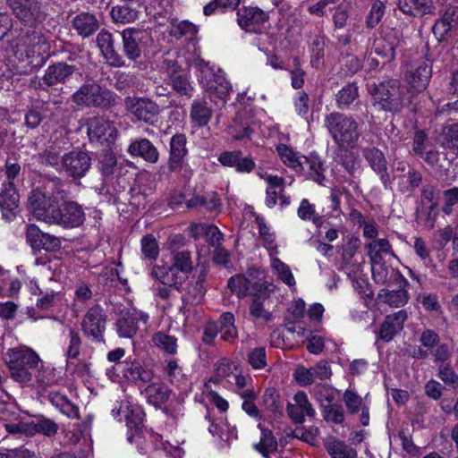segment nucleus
<instances>
[{"label":"nucleus","mask_w":458,"mask_h":458,"mask_svg":"<svg viewBox=\"0 0 458 458\" xmlns=\"http://www.w3.org/2000/svg\"><path fill=\"white\" fill-rule=\"evenodd\" d=\"M64 181L53 176L46 180L44 191L35 189L29 197V205L33 216L47 224L53 225L59 203L55 195L64 193Z\"/></svg>","instance_id":"nucleus-1"},{"label":"nucleus","mask_w":458,"mask_h":458,"mask_svg":"<svg viewBox=\"0 0 458 458\" xmlns=\"http://www.w3.org/2000/svg\"><path fill=\"white\" fill-rule=\"evenodd\" d=\"M72 101L88 108L109 109L115 105L116 94L96 81L83 83L71 97Z\"/></svg>","instance_id":"nucleus-2"},{"label":"nucleus","mask_w":458,"mask_h":458,"mask_svg":"<svg viewBox=\"0 0 458 458\" xmlns=\"http://www.w3.org/2000/svg\"><path fill=\"white\" fill-rule=\"evenodd\" d=\"M33 24L24 23L22 27L13 28L11 31V39H7L12 47L25 48L28 57L37 55L40 57L38 63H45L47 56H43L49 49L46 39L36 31Z\"/></svg>","instance_id":"nucleus-3"},{"label":"nucleus","mask_w":458,"mask_h":458,"mask_svg":"<svg viewBox=\"0 0 458 458\" xmlns=\"http://www.w3.org/2000/svg\"><path fill=\"white\" fill-rule=\"evenodd\" d=\"M5 362L12 377L17 382L26 383L32 379L30 369L38 367L40 359L38 355L30 348H13L9 349L6 352Z\"/></svg>","instance_id":"nucleus-4"},{"label":"nucleus","mask_w":458,"mask_h":458,"mask_svg":"<svg viewBox=\"0 0 458 458\" xmlns=\"http://www.w3.org/2000/svg\"><path fill=\"white\" fill-rule=\"evenodd\" d=\"M326 126L339 146H352L359 138L357 123L344 114L334 112L326 116Z\"/></svg>","instance_id":"nucleus-5"},{"label":"nucleus","mask_w":458,"mask_h":458,"mask_svg":"<svg viewBox=\"0 0 458 458\" xmlns=\"http://www.w3.org/2000/svg\"><path fill=\"white\" fill-rule=\"evenodd\" d=\"M431 76V61L424 55H413L406 62L404 80L414 91H423L428 85Z\"/></svg>","instance_id":"nucleus-6"},{"label":"nucleus","mask_w":458,"mask_h":458,"mask_svg":"<svg viewBox=\"0 0 458 458\" xmlns=\"http://www.w3.org/2000/svg\"><path fill=\"white\" fill-rule=\"evenodd\" d=\"M403 95L404 89L398 80L384 81L374 89V106L377 105L382 110L397 112L403 106Z\"/></svg>","instance_id":"nucleus-7"},{"label":"nucleus","mask_w":458,"mask_h":458,"mask_svg":"<svg viewBox=\"0 0 458 458\" xmlns=\"http://www.w3.org/2000/svg\"><path fill=\"white\" fill-rule=\"evenodd\" d=\"M409 285V281L403 277L402 280L399 279L394 282V284H387L380 289L376 299H374L378 309H400L404 307L410 300Z\"/></svg>","instance_id":"nucleus-8"},{"label":"nucleus","mask_w":458,"mask_h":458,"mask_svg":"<svg viewBox=\"0 0 458 458\" xmlns=\"http://www.w3.org/2000/svg\"><path fill=\"white\" fill-rule=\"evenodd\" d=\"M121 36L123 54L132 62L140 57L143 47L151 39L150 31L141 28H127L121 32Z\"/></svg>","instance_id":"nucleus-9"},{"label":"nucleus","mask_w":458,"mask_h":458,"mask_svg":"<svg viewBox=\"0 0 458 458\" xmlns=\"http://www.w3.org/2000/svg\"><path fill=\"white\" fill-rule=\"evenodd\" d=\"M106 314L100 305H95L88 310L81 322V329L86 337L95 343H104Z\"/></svg>","instance_id":"nucleus-10"},{"label":"nucleus","mask_w":458,"mask_h":458,"mask_svg":"<svg viewBox=\"0 0 458 458\" xmlns=\"http://www.w3.org/2000/svg\"><path fill=\"white\" fill-rule=\"evenodd\" d=\"M91 167V157L87 151L72 150L63 155L62 169L73 180L83 178Z\"/></svg>","instance_id":"nucleus-11"},{"label":"nucleus","mask_w":458,"mask_h":458,"mask_svg":"<svg viewBox=\"0 0 458 458\" xmlns=\"http://www.w3.org/2000/svg\"><path fill=\"white\" fill-rule=\"evenodd\" d=\"M124 107L137 121L147 123H153L160 112L159 106L148 98L126 97Z\"/></svg>","instance_id":"nucleus-12"},{"label":"nucleus","mask_w":458,"mask_h":458,"mask_svg":"<svg viewBox=\"0 0 458 458\" xmlns=\"http://www.w3.org/2000/svg\"><path fill=\"white\" fill-rule=\"evenodd\" d=\"M87 133L90 142L110 143L118 134L114 123L103 116H94L87 121Z\"/></svg>","instance_id":"nucleus-13"},{"label":"nucleus","mask_w":458,"mask_h":458,"mask_svg":"<svg viewBox=\"0 0 458 458\" xmlns=\"http://www.w3.org/2000/svg\"><path fill=\"white\" fill-rule=\"evenodd\" d=\"M400 42L399 32L390 27H381L378 36L374 39V51L383 58V64L394 59L395 48Z\"/></svg>","instance_id":"nucleus-14"},{"label":"nucleus","mask_w":458,"mask_h":458,"mask_svg":"<svg viewBox=\"0 0 458 458\" xmlns=\"http://www.w3.org/2000/svg\"><path fill=\"white\" fill-rule=\"evenodd\" d=\"M85 213L81 205L73 200H64L59 205L53 225L63 228H76L83 225Z\"/></svg>","instance_id":"nucleus-15"},{"label":"nucleus","mask_w":458,"mask_h":458,"mask_svg":"<svg viewBox=\"0 0 458 458\" xmlns=\"http://www.w3.org/2000/svg\"><path fill=\"white\" fill-rule=\"evenodd\" d=\"M421 346L429 350L433 361L437 364L449 363L452 349L449 344L440 343L439 335L432 329L424 330L420 337Z\"/></svg>","instance_id":"nucleus-16"},{"label":"nucleus","mask_w":458,"mask_h":458,"mask_svg":"<svg viewBox=\"0 0 458 458\" xmlns=\"http://www.w3.org/2000/svg\"><path fill=\"white\" fill-rule=\"evenodd\" d=\"M148 315L135 309H123L119 312L115 322L116 332L120 337L132 338L138 331V322H148Z\"/></svg>","instance_id":"nucleus-17"},{"label":"nucleus","mask_w":458,"mask_h":458,"mask_svg":"<svg viewBox=\"0 0 458 458\" xmlns=\"http://www.w3.org/2000/svg\"><path fill=\"white\" fill-rule=\"evenodd\" d=\"M236 15L238 26L250 33H257L269 19L268 13L258 6H242L237 10Z\"/></svg>","instance_id":"nucleus-18"},{"label":"nucleus","mask_w":458,"mask_h":458,"mask_svg":"<svg viewBox=\"0 0 458 458\" xmlns=\"http://www.w3.org/2000/svg\"><path fill=\"white\" fill-rule=\"evenodd\" d=\"M78 71L79 68L74 64H70L64 61L55 62L45 70L40 86L55 87L59 84H64ZM41 88L45 89L44 87Z\"/></svg>","instance_id":"nucleus-19"},{"label":"nucleus","mask_w":458,"mask_h":458,"mask_svg":"<svg viewBox=\"0 0 458 458\" xmlns=\"http://www.w3.org/2000/svg\"><path fill=\"white\" fill-rule=\"evenodd\" d=\"M6 4L20 21L27 24H34L40 13L38 0H6Z\"/></svg>","instance_id":"nucleus-20"},{"label":"nucleus","mask_w":458,"mask_h":458,"mask_svg":"<svg viewBox=\"0 0 458 458\" xmlns=\"http://www.w3.org/2000/svg\"><path fill=\"white\" fill-rule=\"evenodd\" d=\"M407 319L408 313L405 310H400L386 316L377 333L378 339L386 343L390 342L403 329L404 323Z\"/></svg>","instance_id":"nucleus-21"},{"label":"nucleus","mask_w":458,"mask_h":458,"mask_svg":"<svg viewBox=\"0 0 458 458\" xmlns=\"http://www.w3.org/2000/svg\"><path fill=\"white\" fill-rule=\"evenodd\" d=\"M167 65L168 85L179 95L191 98L193 88L186 74L174 60H165Z\"/></svg>","instance_id":"nucleus-22"},{"label":"nucleus","mask_w":458,"mask_h":458,"mask_svg":"<svg viewBox=\"0 0 458 458\" xmlns=\"http://www.w3.org/2000/svg\"><path fill=\"white\" fill-rule=\"evenodd\" d=\"M97 45L111 66L118 68L128 66L123 56L114 49L113 35L108 30H102L98 34Z\"/></svg>","instance_id":"nucleus-23"},{"label":"nucleus","mask_w":458,"mask_h":458,"mask_svg":"<svg viewBox=\"0 0 458 458\" xmlns=\"http://www.w3.org/2000/svg\"><path fill=\"white\" fill-rule=\"evenodd\" d=\"M72 29L82 38L94 35L100 27L97 15L89 11H82L71 20Z\"/></svg>","instance_id":"nucleus-24"},{"label":"nucleus","mask_w":458,"mask_h":458,"mask_svg":"<svg viewBox=\"0 0 458 458\" xmlns=\"http://www.w3.org/2000/svg\"><path fill=\"white\" fill-rule=\"evenodd\" d=\"M186 137L176 133L170 140L169 158L167 167L169 172H180L184 165V157L187 155Z\"/></svg>","instance_id":"nucleus-25"},{"label":"nucleus","mask_w":458,"mask_h":458,"mask_svg":"<svg viewBox=\"0 0 458 458\" xmlns=\"http://www.w3.org/2000/svg\"><path fill=\"white\" fill-rule=\"evenodd\" d=\"M269 286H271V284L267 282H252L242 275H235L228 280L229 289L240 299L247 295L251 296L257 293V291L267 289Z\"/></svg>","instance_id":"nucleus-26"},{"label":"nucleus","mask_w":458,"mask_h":458,"mask_svg":"<svg viewBox=\"0 0 458 458\" xmlns=\"http://www.w3.org/2000/svg\"><path fill=\"white\" fill-rule=\"evenodd\" d=\"M20 196L14 183H0V207L3 216L6 220H12L19 208Z\"/></svg>","instance_id":"nucleus-27"},{"label":"nucleus","mask_w":458,"mask_h":458,"mask_svg":"<svg viewBox=\"0 0 458 458\" xmlns=\"http://www.w3.org/2000/svg\"><path fill=\"white\" fill-rule=\"evenodd\" d=\"M127 152L132 157L141 158L149 164H156L159 159L157 147L146 138L132 140L128 146Z\"/></svg>","instance_id":"nucleus-28"},{"label":"nucleus","mask_w":458,"mask_h":458,"mask_svg":"<svg viewBox=\"0 0 458 458\" xmlns=\"http://www.w3.org/2000/svg\"><path fill=\"white\" fill-rule=\"evenodd\" d=\"M252 118L250 111L242 108L237 111L227 127L228 134L234 140H242L249 137L252 130L250 128Z\"/></svg>","instance_id":"nucleus-29"},{"label":"nucleus","mask_w":458,"mask_h":458,"mask_svg":"<svg viewBox=\"0 0 458 458\" xmlns=\"http://www.w3.org/2000/svg\"><path fill=\"white\" fill-rule=\"evenodd\" d=\"M207 276V268L202 267L199 272L197 279L194 282L191 281L188 283L186 293L182 296L184 305H196L200 303L206 293L205 282Z\"/></svg>","instance_id":"nucleus-30"},{"label":"nucleus","mask_w":458,"mask_h":458,"mask_svg":"<svg viewBox=\"0 0 458 458\" xmlns=\"http://www.w3.org/2000/svg\"><path fill=\"white\" fill-rule=\"evenodd\" d=\"M123 376L136 385L151 383L154 378V371L143 366L139 360L125 361Z\"/></svg>","instance_id":"nucleus-31"},{"label":"nucleus","mask_w":458,"mask_h":458,"mask_svg":"<svg viewBox=\"0 0 458 458\" xmlns=\"http://www.w3.org/2000/svg\"><path fill=\"white\" fill-rule=\"evenodd\" d=\"M151 277L159 281L164 285L174 287L179 290L178 285H181L185 281V276L174 272L171 266H154L150 272Z\"/></svg>","instance_id":"nucleus-32"},{"label":"nucleus","mask_w":458,"mask_h":458,"mask_svg":"<svg viewBox=\"0 0 458 458\" xmlns=\"http://www.w3.org/2000/svg\"><path fill=\"white\" fill-rule=\"evenodd\" d=\"M382 259H377V255H374V283L383 284H394V282L404 277L401 272L386 266Z\"/></svg>","instance_id":"nucleus-33"},{"label":"nucleus","mask_w":458,"mask_h":458,"mask_svg":"<svg viewBox=\"0 0 458 458\" xmlns=\"http://www.w3.org/2000/svg\"><path fill=\"white\" fill-rule=\"evenodd\" d=\"M262 289L257 291V293L251 295L252 301L250 304V315L254 320H262L263 322L270 321L272 318L271 313L265 309L264 302L269 296V292L272 290Z\"/></svg>","instance_id":"nucleus-34"},{"label":"nucleus","mask_w":458,"mask_h":458,"mask_svg":"<svg viewBox=\"0 0 458 458\" xmlns=\"http://www.w3.org/2000/svg\"><path fill=\"white\" fill-rule=\"evenodd\" d=\"M399 9L406 15L421 17L434 10L432 0H399Z\"/></svg>","instance_id":"nucleus-35"},{"label":"nucleus","mask_w":458,"mask_h":458,"mask_svg":"<svg viewBox=\"0 0 458 458\" xmlns=\"http://www.w3.org/2000/svg\"><path fill=\"white\" fill-rule=\"evenodd\" d=\"M172 390L161 382L150 383L141 391L146 395L148 402L155 406H160L166 403L171 395Z\"/></svg>","instance_id":"nucleus-36"},{"label":"nucleus","mask_w":458,"mask_h":458,"mask_svg":"<svg viewBox=\"0 0 458 458\" xmlns=\"http://www.w3.org/2000/svg\"><path fill=\"white\" fill-rule=\"evenodd\" d=\"M212 108L204 98L193 100L191 107V118L199 127L206 126L212 117Z\"/></svg>","instance_id":"nucleus-37"},{"label":"nucleus","mask_w":458,"mask_h":458,"mask_svg":"<svg viewBox=\"0 0 458 458\" xmlns=\"http://www.w3.org/2000/svg\"><path fill=\"white\" fill-rule=\"evenodd\" d=\"M131 3H123L112 7L110 15L115 23H131L135 21L139 16V11L132 7Z\"/></svg>","instance_id":"nucleus-38"},{"label":"nucleus","mask_w":458,"mask_h":458,"mask_svg":"<svg viewBox=\"0 0 458 458\" xmlns=\"http://www.w3.org/2000/svg\"><path fill=\"white\" fill-rule=\"evenodd\" d=\"M258 428L260 429L261 436L259 442L254 445V449L268 458L269 454L277 449V440L271 429L265 428L262 424H259Z\"/></svg>","instance_id":"nucleus-39"},{"label":"nucleus","mask_w":458,"mask_h":458,"mask_svg":"<svg viewBox=\"0 0 458 458\" xmlns=\"http://www.w3.org/2000/svg\"><path fill=\"white\" fill-rule=\"evenodd\" d=\"M98 166L104 182H107L113 178V175L117 169V159L115 155L110 150H103L99 155Z\"/></svg>","instance_id":"nucleus-40"},{"label":"nucleus","mask_w":458,"mask_h":458,"mask_svg":"<svg viewBox=\"0 0 458 458\" xmlns=\"http://www.w3.org/2000/svg\"><path fill=\"white\" fill-rule=\"evenodd\" d=\"M438 194V190L430 184H426L422 187L421 197L423 199L430 202L428 207V214L427 218V225L431 229L435 226V222L437 216L436 198Z\"/></svg>","instance_id":"nucleus-41"},{"label":"nucleus","mask_w":458,"mask_h":458,"mask_svg":"<svg viewBox=\"0 0 458 458\" xmlns=\"http://www.w3.org/2000/svg\"><path fill=\"white\" fill-rule=\"evenodd\" d=\"M172 267L174 272H181L185 276L193 270V262L191 259V253L189 250H180L173 254L172 257Z\"/></svg>","instance_id":"nucleus-42"},{"label":"nucleus","mask_w":458,"mask_h":458,"mask_svg":"<svg viewBox=\"0 0 458 458\" xmlns=\"http://www.w3.org/2000/svg\"><path fill=\"white\" fill-rule=\"evenodd\" d=\"M62 150L61 148L52 144L47 146L44 151L37 156L38 162L41 165H50L58 169L62 168Z\"/></svg>","instance_id":"nucleus-43"},{"label":"nucleus","mask_w":458,"mask_h":458,"mask_svg":"<svg viewBox=\"0 0 458 458\" xmlns=\"http://www.w3.org/2000/svg\"><path fill=\"white\" fill-rule=\"evenodd\" d=\"M326 446L334 458H355L356 456V452L352 448L335 437H328Z\"/></svg>","instance_id":"nucleus-44"},{"label":"nucleus","mask_w":458,"mask_h":458,"mask_svg":"<svg viewBox=\"0 0 458 458\" xmlns=\"http://www.w3.org/2000/svg\"><path fill=\"white\" fill-rule=\"evenodd\" d=\"M358 87L354 82L344 85L335 95L338 108L345 109L358 98Z\"/></svg>","instance_id":"nucleus-45"},{"label":"nucleus","mask_w":458,"mask_h":458,"mask_svg":"<svg viewBox=\"0 0 458 458\" xmlns=\"http://www.w3.org/2000/svg\"><path fill=\"white\" fill-rule=\"evenodd\" d=\"M217 325L223 340L232 341L237 336V329L234 326V316L233 313H223Z\"/></svg>","instance_id":"nucleus-46"},{"label":"nucleus","mask_w":458,"mask_h":458,"mask_svg":"<svg viewBox=\"0 0 458 458\" xmlns=\"http://www.w3.org/2000/svg\"><path fill=\"white\" fill-rule=\"evenodd\" d=\"M191 232L197 237L199 233H204L208 238V243L212 247H218L223 240V234L215 225H194L191 226Z\"/></svg>","instance_id":"nucleus-47"},{"label":"nucleus","mask_w":458,"mask_h":458,"mask_svg":"<svg viewBox=\"0 0 458 458\" xmlns=\"http://www.w3.org/2000/svg\"><path fill=\"white\" fill-rule=\"evenodd\" d=\"M152 342L157 348L167 354L174 355L177 352V339L174 336L157 332L152 335Z\"/></svg>","instance_id":"nucleus-48"},{"label":"nucleus","mask_w":458,"mask_h":458,"mask_svg":"<svg viewBox=\"0 0 458 458\" xmlns=\"http://www.w3.org/2000/svg\"><path fill=\"white\" fill-rule=\"evenodd\" d=\"M437 140L444 148L458 149V123L444 127Z\"/></svg>","instance_id":"nucleus-49"},{"label":"nucleus","mask_w":458,"mask_h":458,"mask_svg":"<svg viewBox=\"0 0 458 458\" xmlns=\"http://www.w3.org/2000/svg\"><path fill=\"white\" fill-rule=\"evenodd\" d=\"M374 171L378 174L385 188L391 184V176L387 172V163L382 151L374 148Z\"/></svg>","instance_id":"nucleus-50"},{"label":"nucleus","mask_w":458,"mask_h":458,"mask_svg":"<svg viewBox=\"0 0 458 458\" xmlns=\"http://www.w3.org/2000/svg\"><path fill=\"white\" fill-rule=\"evenodd\" d=\"M276 149L281 159L286 165L297 171L303 170L302 157L297 156V154L286 145H278Z\"/></svg>","instance_id":"nucleus-51"},{"label":"nucleus","mask_w":458,"mask_h":458,"mask_svg":"<svg viewBox=\"0 0 458 458\" xmlns=\"http://www.w3.org/2000/svg\"><path fill=\"white\" fill-rule=\"evenodd\" d=\"M312 394L322 408L327 404L334 403L337 392L327 384H318L314 386Z\"/></svg>","instance_id":"nucleus-52"},{"label":"nucleus","mask_w":458,"mask_h":458,"mask_svg":"<svg viewBox=\"0 0 458 458\" xmlns=\"http://www.w3.org/2000/svg\"><path fill=\"white\" fill-rule=\"evenodd\" d=\"M170 35L176 38H187L191 39L198 33V28L189 21H181L179 22L172 23Z\"/></svg>","instance_id":"nucleus-53"},{"label":"nucleus","mask_w":458,"mask_h":458,"mask_svg":"<svg viewBox=\"0 0 458 458\" xmlns=\"http://www.w3.org/2000/svg\"><path fill=\"white\" fill-rule=\"evenodd\" d=\"M297 214L301 220H311L317 227H320L323 224L322 217L316 212L315 206L307 199L301 201Z\"/></svg>","instance_id":"nucleus-54"},{"label":"nucleus","mask_w":458,"mask_h":458,"mask_svg":"<svg viewBox=\"0 0 458 458\" xmlns=\"http://www.w3.org/2000/svg\"><path fill=\"white\" fill-rule=\"evenodd\" d=\"M140 250L144 259L154 261L159 254V246L153 234H146L141 238Z\"/></svg>","instance_id":"nucleus-55"},{"label":"nucleus","mask_w":458,"mask_h":458,"mask_svg":"<svg viewBox=\"0 0 458 458\" xmlns=\"http://www.w3.org/2000/svg\"><path fill=\"white\" fill-rule=\"evenodd\" d=\"M322 416L325 421L334 425H342L344 422V409L337 404L330 403L321 408Z\"/></svg>","instance_id":"nucleus-56"},{"label":"nucleus","mask_w":458,"mask_h":458,"mask_svg":"<svg viewBox=\"0 0 458 458\" xmlns=\"http://www.w3.org/2000/svg\"><path fill=\"white\" fill-rule=\"evenodd\" d=\"M325 45L324 36L316 34L311 38L310 47L312 53L311 63L313 65L318 66L323 59Z\"/></svg>","instance_id":"nucleus-57"},{"label":"nucleus","mask_w":458,"mask_h":458,"mask_svg":"<svg viewBox=\"0 0 458 458\" xmlns=\"http://www.w3.org/2000/svg\"><path fill=\"white\" fill-rule=\"evenodd\" d=\"M59 427L54 420L44 416L36 420L37 434H42L47 437H52L58 432Z\"/></svg>","instance_id":"nucleus-58"},{"label":"nucleus","mask_w":458,"mask_h":458,"mask_svg":"<svg viewBox=\"0 0 458 458\" xmlns=\"http://www.w3.org/2000/svg\"><path fill=\"white\" fill-rule=\"evenodd\" d=\"M272 267L277 274L278 277L287 285L293 286L295 284V279L290 267L282 262L279 259H274Z\"/></svg>","instance_id":"nucleus-59"},{"label":"nucleus","mask_w":458,"mask_h":458,"mask_svg":"<svg viewBox=\"0 0 458 458\" xmlns=\"http://www.w3.org/2000/svg\"><path fill=\"white\" fill-rule=\"evenodd\" d=\"M437 376L445 385L453 388L458 387V375L451 368L450 362L438 365Z\"/></svg>","instance_id":"nucleus-60"},{"label":"nucleus","mask_w":458,"mask_h":458,"mask_svg":"<svg viewBox=\"0 0 458 458\" xmlns=\"http://www.w3.org/2000/svg\"><path fill=\"white\" fill-rule=\"evenodd\" d=\"M69 347L66 355L70 359H76L80 354L81 345V339L77 329L71 327L69 329Z\"/></svg>","instance_id":"nucleus-61"},{"label":"nucleus","mask_w":458,"mask_h":458,"mask_svg":"<svg viewBox=\"0 0 458 458\" xmlns=\"http://www.w3.org/2000/svg\"><path fill=\"white\" fill-rule=\"evenodd\" d=\"M443 196L444 205L442 207V211L445 214L449 215L453 212V207L458 204V187H453L444 191Z\"/></svg>","instance_id":"nucleus-62"},{"label":"nucleus","mask_w":458,"mask_h":458,"mask_svg":"<svg viewBox=\"0 0 458 458\" xmlns=\"http://www.w3.org/2000/svg\"><path fill=\"white\" fill-rule=\"evenodd\" d=\"M60 247H61V241L58 237L44 233L43 236H41L39 242L38 243L36 250H45L47 251H55L57 250H59Z\"/></svg>","instance_id":"nucleus-63"},{"label":"nucleus","mask_w":458,"mask_h":458,"mask_svg":"<svg viewBox=\"0 0 458 458\" xmlns=\"http://www.w3.org/2000/svg\"><path fill=\"white\" fill-rule=\"evenodd\" d=\"M309 95L305 91H299L295 95L294 98V109L299 115L306 117L309 113Z\"/></svg>","instance_id":"nucleus-64"}]
</instances>
